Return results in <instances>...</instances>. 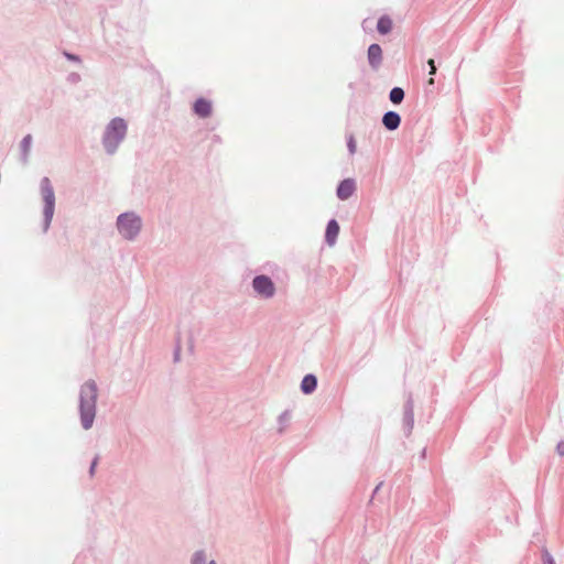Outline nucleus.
Returning <instances> with one entry per match:
<instances>
[{"mask_svg": "<svg viewBox=\"0 0 564 564\" xmlns=\"http://www.w3.org/2000/svg\"><path fill=\"white\" fill-rule=\"evenodd\" d=\"M355 189H356V184H355L354 180H350V178L344 180L337 188V196L340 199H347L352 195Z\"/></svg>", "mask_w": 564, "mask_h": 564, "instance_id": "obj_6", "label": "nucleus"}, {"mask_svg": "<svg viewBox=\"0 0 564 564\" xmlns=\"http://www.w3.org/2000/svg\"><path fill=\"white\" fill-rule=\"evenodd\" d=\"M401 122L400 116L394 111H389L384 113L382 118V123L388 130H395Z\"/></svg>", "mask_w": 564, "mask_h": 564, "instance_id": "obj_9", "label": "nucleus"}, {"mask_svg": "<svg viewBox=\"0 0 564 564\" xmlns=\"http://www.w3.org/2000/svg\"><path fill=\"white\" fill-rule=\"evenodd\" d=\"M427 64H429V66H430V68H431V69H430V75H434V74L436 73V66H435V62H434V59H432V58H431V59H429V61H427Z\"/></svg>", "mask_w": 564, "mask_h": 564, "instance_id": "obj_18", "label": "nucleus"}, {"mask_svg": "<svg viewBox=\"0 0 564 564\" xmlns=\"http://www.w3.org/2000/svg\"><path fill=\"white\" fill-rule=\"evenodd\" d=\"M392 25V20L389 17L383 15L378 21L377 30L381 34H388L389 32H391Z\"/></svg>", "mask_w": 564, "mask_h": 564, "instance_id": "obj_12", "label": "nucleus"}, {"mask_svg": "<svg viewBox=\"0 0 564 564\" xmlns=\"http://www.w3.org/2000/svg\"><path fill=\"white\" fill-rule=\"evenodd\" d=\"M141 228V220L133 214H123L118 218V229L120 234L127 238L132 239Z\"/></svg>", "mask_w": 564, "mask_h": 564, "instance_id": "obj_3", "label": "nucleus"}, {"mask_svg": "<svg viewBox=\"0 0 564 564\" xmlns=\"http://www.w3.org/2000/svg\"><path fill=\"white\" fill-rule=\"evenodd\" d=\"M31 142H32V138L31 135H26L23 140H22V147L25 151H28V149L30 148L31 145Z\"/></svg>", "mask_w": 564, "mask_h": 564, "instance_id": "obj_16", "label": "nucleus"}, {"mask_svg": "<svg viewBox=\"0 0 564 564\" xmlns=\"http://www.w3.org/2000/svg\"><path fill=\"white\" fill-rule=\"evenodd\" d=\"M368 59L372 67L377 68L382 62V50L378 44H371L368 48Z\"/></svg>", "mask_w": 564, "mask_h": 564, "instance_id": "obj_7", "label": "nucleus"}, {"mask_svg": "<svg viewBox=\"0 0 564 564\" xmlns=\"http://www.w3.org/2000/svg\"><path fill=\"white\" fill-rule=\"evenodd\" d=\"M339 234V225L336 220H330L326 228L325 238L329 246H334Z\"/></svg>", "mask_w": 564, "mask_h": 564, "instance_id": "obj_10", "label": "nucleus"}, {"mask_svg": "<svg viewBox=\"0 0 564 564\" xmlns=\"http://www.w3.org/2000/svg\"><path fill=\"white\" fill-rule=\"evenodd\" d=\"M42 196L45 203L44 215L46 221H51L54 214L55 195L48 178H44L41 184Z\"/></svg>", "mask_w": 564, "mask_h": 564, "instance_id": "obj_4", "label": "nucleus"}, {"mask_svg": "<svg viewBox=\"0 0 564 564\" xmlns=\"http://www.w3.org/2000/svg\"><path fill=\"white\" fill-rule=\"evenodd\" d=\"M429 84H431V85L434 84V79L430 78Z\"/></svg>", "mask_w": 564, "mask_h": 564, "instance_id": "obj_22", "label": "nucleus"}, {"mask_svg": "<svg viewBox=\"0 0 564 564\" xmlns=\"http://www.w3.org/2000/svg\"><path fill=\"white\" fill-rule=\"evenodd\" d=\"M317 380L313 375H306L301 383V389L304 393H311L315 390Z\"/></svg>", "mask_w": 564, "mask_h": 564, "instance_id": "obj_11", "label": "nucleus"}, {"mask_svg": "<svg viewBox=\"0 0 564 564\" xmlns=\"http://www.w3.org/2000/svg\"><path fill=\"white\" fill-rule=\"evenodd\" d=\"M557 452L561 456L564 455V442L558 443L557 445Z\"/></svg>", "mask_w": 564, "mask_h": 564, "instance_id": "obj_19", "label": "nucleus"}, {"mask_svg": "<svg viewBox=\"0 0 564 564\" xmlns=\"http://www.w3.org/2000/svg\"><path fill=\"white\" fill-rule=\"evenodd\" d=\"M252 284L256 292L263 297H271L274 294V284L272 280L265 275L256 276Z\"/></svg>", "mask_w": 564, "mask_h": 564, "instance_id": "obj_5", "label": "nucleus"}, {"mask_svg": "<svg viewBox=\"0 0 564 564\" xmlns=\"http://www.w3.org/2000/svg\"><path fill=\"white\" fill-rule=\"evenodd\" d=\"M126 131L127 124L123 119L115 118L111 120L104 139V144L108 152L112 153L115 151L118 143L124 138Z\"/></svg>", "mask_w": 564, "mask_h": 564, "instance_id": "obj_2", "label": "nucleus"}, {"mask_svg": "<svg viewBox=\"0 0 564 564\" xmlns=\"http://www.w3.org/2000/svg\"><path fill=\"white\" fill-rule=\"evenodd\" d=\"M97 387L94 381L86 382L80 390V417L83 427H91L95 419Z\"/></svg>", "mask_w": 564, "mask_h": 564, "instance_id": "obj_1", "label": "nucleus"}, {"mask_svg": "<svg viewBox=\"0 0 564 564\" xmlns=\"http://www.w3.org/2000/svg\"><path fill=\"white\" fill-rule=\"evenodd\" d=\"M194 111L202 118L209 117L212 113V104L204 98L197 99L194 104Z\"/></svg>", "mask_w": 564, "mask_h": 564, "instance_id": "obj_8", "label": "nucleus"}, {"mask_svg": "<svg viewBox=\"0 0 564 564\" xmlns=\"http://www.w3.org/2000/svg\"><path fill=\"white\" fill-rule=\"evenodd\" d=\"M404 98V91L402 88L400 87H394L391 91H390V100L393 102V104H400Z\"/></svg>", "mask_w": 564, "mask_h": 564, "instance_id": "obj_13", "label": "nucleus"}, {"mask_svg": "<svg viewBox=\"0 0 564 564\" xmlns=\"http://www.w3.org/2000/svg\"><path fill=\"white\" fill-rule=\"evenodd\" d=\"M209 564H216L214 561L209 562Z\"/></svg>", "mask_w": 564, "mask_h": 564, "instance_id": "obj_23", "label": "nucleus"}, {"mask_svg": "<svg viewBox=\"0 0 564 564\" xmlns=\"http://www.w3.org/2000/svg\"><path fill=\"white\" fill-rule=\"evenodd\" d=\"M544 563H545V564H555V563H554V561H553V558H552L549 554H546V555L544 556Z\"/></svg>", "mask_w": 564, "mask_h": 564, "instance_id": "obj_20", "label": "nucleus"}, {"mask_svg": "<svg viewBox=\"0 0 564 564\" xmlns=\"http://www.w3.org/2000/svg\"><path fill=\"white\" fill-rule=\"evenodd\" d=\"M348 149H349V152L351 154H354L356 152V149H357V144H356V141L354 139V137L351 135L348 140Z\"/></svg>", "mask_w": 564, "mask_h": 564, "instance_id": "obj_15", "label": "nucleus"}, {"mask_svg": "<svg viewBox=\"0 0 564 564\" xmlns=\"http://www.w3.org/2000/svg\"><path fill=\"white\" fill-rule=\"evenodd\" d=\"M205 561H206L205 554L203 552H196L194 554L192 563L193 564H205Z\"/></svg>", "mask_w": 564, "mask_h": 564, "instance_id": "obj_14", "label": "nucleus"}, {"mask_svg": "<svg viewBox=\"0 0 564 564\" xmlns=\"http://www.w3.org/2000/svg\"><path fill=\"white\" fill-rule=\"evenodd\" d=\"M97 460H98V459H97V458H95V459H94V462H93V464H91V467H90V474H91V475L94 474L95 468H96V466H97Z\"/></svg>", "mask_w": 564, "mask_h": 564, "instance_id": "obj_21", "label": "nucleus"}, {"mask_svg": "<svg viewBox=\"0 0 564 564\" xmlns=\"http://www.w3.org/2000/svg\"><path fill=\"white\" fill-rule=\"evenodd\" d=\"M427 64H429V66H430V68H431V69H430V75H434V74L436 73V66H435V62H434V59H432V58H431V59H429V61H427Z\"/></svg>", "mask_w": 564, "mask_h": 564, "instance_id": "obj_17", "label": "nucleus"}]
</instances>
